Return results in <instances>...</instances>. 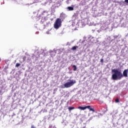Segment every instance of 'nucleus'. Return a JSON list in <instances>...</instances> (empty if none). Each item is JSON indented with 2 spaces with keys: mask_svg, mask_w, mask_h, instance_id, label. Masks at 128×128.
I'll use <instances>...</instances> for the list:
<instances>
[{
  "mask_svg": "<svg viewBox=\"0 0 128 128\" xmlns=\"http://www.w3.org/2000/svg\"><path fill=\"white\" fill-rule=\"evenodd\" d=\"M112 72L114 73L112 74V80H121L124 76L128 78V69L124 70L123 74L122 73V70H118L116 69L112 70Z\"/></svg>",
  "mask_w": 128,
  "mask_h": 128,
  "instance_id": "obj_1",
  "label": "nucleus"
},
{
  "mask_svg": "<svg viewBox=\"0 0 128 128\" xmlns=\"http://www.w3.org/2000/svg\"><path fill=\"white\" fill-rule=\"evenodd\" d=\"M76 83V80H68L67 82L64 84V88H70V86H72Z\"/></svg>",
  "mask_w": 128,
  "mask_h": 128,
  "instance_id": "obj_2",
  "label": "nucleus"
},
{
  "mask_svg": "<svg viewBox=\"0 0 128 128\" xmlns=\"http://www.w3.org/2000/svg\"><path fill=\"white\" fill-rule=\"evenodd\" d=\"M54 26L56 30H58L62 26V19L58 18L54 23Z\"/></svg>",
  "mask_w": 128,
  "mask_h": 128,
  "instance_id": "obj_3",
  "label": "nucleus"
},
{
  "mask_svg": "<svg viewBox=\"0 0 128 128\" xmlns=\"http://www.w3.org/2000/svg\"><path fill=\"white\" fill-rule=\"evenodd\" d=\"M86 108H88V110H90V111L93 112H94V108H92V106H86Z\"/></svg>",
  "mask_w": 128,
  "mask_h": 128,
  "instance_id": "obj_4",
  "label": "nucleus"
},
{
  "mask_svg": "<svg viewBox=\"0 0 128 128\" xmlns=\"http://www.w3.org/2000/svg\"><path fill=\"white\" fill-rule=\"evenodd\" d=\"M78 110H86V106H84V107L78 106Z\"/></svg>",
  "mask_w": 128,
  "mask_h": 128,
  "instance_id": "obj_5",
  "label": "nucleus"
},
{
  "mask_svg": "<svg viewBox=\"0 0 128 128\" xmlns=\"http://www.w3.org/2000/svg\"><path fill=\"white\" fill-rule=\"evenodd\" d=\"M68 10L70 11L74 10V8L72 6H68Z\"/></svg>",
  "mask_w": 128,
  "mask_h": 128,
  "instance_id": "obj_6",
  "label": "nucleus"
},
{
  "mask_svg": "<svg viewBox=\"0 0 128 128\" xmlns=\"http://www.w3.org/2000/svg\"><path fill=\"white\" fill-rule=\"evenodd\" d=\"M78 46H74L71 50H76V48H78Z\"/></svg>",
  "mask_w": 128,
  "mask_h": 128,
  "instance_id": "obj_7",
  "label": "nucleus"
},
{
  "mask_svg": "<svg viewBox=\"0 0 128 128\" xmlns=\"http://www.w3.org/2000/svg\"><path fill=\"white\" fill-rule=\"evenodd\" d=\"M72 68H74L73 69L74 72H76V65H73Z\"/></svg>",
  "mask_w": 128,
  "mask_h": 128,
  "instance_id": "obj_8",
  "label": "nucleus"
},
{
  "mask_svg": "<svg viewBox=\"0 0 128 128\" xmlns=\"http://www.w3.org/2000/svg\"><path fill=\"white\" fill-rule=\"evenodd\" d=\"M68 110H74V107H69Z\"/></svg>",
  "mask_w": 128,
  "mask_h": 128,
  "instance_id": "obj_9",
  "label": "nucleus"
},
{
  "mask_svg": "<svg viewBox=\"0 0 128 128\" xmlns=\"http://www.w3.org/2000/svg\"><path fill=\"white\" fill-rule=\"evenodd\" d=\"M20 66V63H17L16 65V68H18Z\"/></svg>",
  "mask_w": 128,
  "mask_h": 128,
  "instance_id": "obj_10",
  "label": "nucleus"
},
{
  "mask_svg": "<svg viewBox=\"0 0 128 128\" xmlns=\"http://www.w3.org/2000/svg\"><path fill=\"white\" fill-rule=\"evenodd\" d=\"M116 102H120V100L118 99H116L115 100Z\"/></svg>",
  "mask_w": 128,
  "mask_h": 128,
  "instance_id": "obj_11",
  "label": "nucleus"
},
{
  "mask_svg": "<svg viewBox=\"0 0 128 128\" xmlns=\"http://www.w3.org/2000/svg\"><path fill=\"white\" fill-rule=\"evenodd\" d=\"M100 62H104V59H100Z\"/></svg>",
  "mask_w": 128,
  "mask_h": 128,
  "instance_id": "obj_12",
  "label": "nucleus"
},
{
  "mask_svg": "<svg viewBox=\"0 0 128 128\" xmlns=\"http://www.w3.org/2000/svg\"><path fill=\"white\" fill-rule=\"evenodd\" d=\"M124 2H126V4H128V0H124Z\"/></svg>",
  "mask_w": 128,
  "mask_h": 128,
  "instance_id": "obj_13",
  "label": "nucleus"
},
{
  "mask_svg": "<svg viewBox=\"0 0 128 128\" xmlns=\"http://www.w3.org/2000/svg\"><path fill=\"white\" fill-rule=\"evenodd\" d=\"M31 128H36V127H34V126H31Z\"/></svg>",
  "mask_w": 128,
  "mask_h": 128,
  "instance_id": "obj_14",
  "label": "nucleus"
},
{
  "mask_svg": "<svg viewBox=\"0 0 128 128\" xmlns=\"http://www.w3.org/2000/svg\"><path fill=\"white\" fill-rule=\"evenodd\" d=\"M0 62H2V59H0Z\"/></svg>",
  "mask_w": 128,
  "mask_h": 128,
  "instance_id": "obj_15",
  "label": "nucleus"
}]
</instances>
